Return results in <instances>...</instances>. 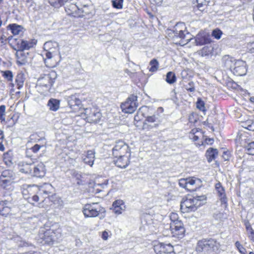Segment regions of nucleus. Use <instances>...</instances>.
<instances>
[{
    "mask_svg": "<svg viewBox=\"0 0 254 254\" xmlns=\"http://www.w3.org/2000/svg\"><path fill=\"white\" fill-rule=\"evenodd\" d=\"M164 109L160 107L151 115L145 119L143 123L142 129L146 131H150L153 129L158 128L164 119Z\"/></svg>",
    "mask_w": 254,
    "mask_h": 254,
    "instance_id": "f257e3e1",
    "label": "nucleus"
},
{
    "mask_svg": "<svg viewBox=\"0 0 254 254\" xmlns=\"http://www.w3.org/2000/svg\"><path fill=\"white\" fill-rule=\"evenodd\" d=\"M220 247L219 243L212 238L203 239L198 241L196 251L204 254H216Z\"/></svg>",
    "mask_w": 254,
    "mask_h": 254,
    "instance_id": "f03ea898",
    "label": "nucleus"
},
{
    "mask_svg": "<svg viewBox=\"0 0 254 254\" xmlns=\"http://www.w3.org/2000/svg\"><path fill=\"white\" fill-rule=\"evenodd\" d=\"M15 208L13 201L11 196L7 199L4 198L0 200V214L6 217L9 214L14 213V209Z\"/></svg>",
    "mask_w": 254,
    "mask_h": 254,
    "instance_id": "7ed1b4c3",
    "label": "nucleus"
},
{
    "mask_svg": "<svg viewBox=\"0 0 254 254\" xmlns=\"http://www.w3.org/2000/svg\"><path fill=\"white\" fill-rule=\"evenodd\" d=\"M197 202H195V199L192 196L184 198L181 203V209L184 213L195 211L200 207V204H197Z\"/></svg>",
    "mask_w": 254,
    "mask_h": 254,
    "instance_id": "20e7f679",
    "label": "nucleus"
},
{
    "mask_svg": "<svg viewBox=\"0 0 254 254\" xmlns=\"http://www.w3.org/2000/svg\"><path fill=\"white\" fill-rule=\"evenodd\" d=\"M137 97L134 95L129 96L125 103L121 104V108L124 112L127 114L133 113L137 107Z\"/></svg>",
    "mask_w": 254,
    "mask_h": 254,
    "instance_id": "39448f33",
    "label": "nucleus"
},
{
    "mask_svg": "<svg viewBox=\"0 0 254 254\" xmlns=\"http://www.w3.org/2000/svg\"><path fill=\"white\" fill-rule=\"evenodd\" d=\"M169 228L173 237L178 239H182L184 237L186 230L182 221L170 222Z\"/></svg>",
    "mask_w": 254,
    "mask_h": 254,
    "instance_id": "423d86ee",
    "label": "nucleus"
},
{
    "mask_svg": "<svg viewBox=\"0 0 254 254\" xmlns=\"http://www.w3.org/2000/svg\"><path fill=\"white\" fill-rule=\"evenodd\" d=\"M112 153L114 157H117L130 153V150L127 143L122 140H119L116 141L115 145L112 148Z\"/></svg>",
    "mask_w": 254,
    "mask_h": 254,
    "instance_id": "0eeeda50",
    "label": "nucleus"
},
{
    "mask_svg": "<svg viewBox=\"0 0 254 254\" xmlns=\"http://www.w3.org/2000/svg\"><path fill=\"white\" fill-rule=\"evenodd\" d=\"M95 203L86 204L83 208V213L85 217H95L97 216L100 212H105L104 208L99 206L95 207Z\"/></svg>",
    "mask_w": 254,
    "mask_h": 254,
    "instance_id": "6e6552de",
    "label": "nucleus"
},
{
    "mask_svg": "<svg viewBox=\"0 0 254 254\" xmlns=\"http://www.w3.org/2000/svg\"><path fill=\"white\" fill-rule=\"evenodd\" d=\"M60 233V229L54 231L53 229H50L44 232L41 239H43L45 244L51 245L54 242L57 241L61 237Z\"/></svg>",
    "mask_w": 254,
    "mask_h": 254,
    "instance_id": "1a4fd4ad",
    "label": "nucleus"
},
{
    "mask_svg": "<svg viewBox=\"0 0 254 254\" xmlns=\"http://www.w3.org/2000/svg\"><path fill=\"white\" fill-rule=\"evenodd\" d=\"M32 190L36 192V194H33L30 193V195L26 198L28 202L32 204H34L35 202H38L39 200L40 196H41L43 193L47 194L46 191L40 189L36 185L28 187V191H32Z\"/></svg>",
    "mask_w": 254,
    "mask_h": 254,
    "instance_id": "9d476101",
    "label": "nucleus"
},
{
    "mask_svg": "<svg viewBox=\"0 0 254 254\" xmlns=\"http://www.w3.org/2000/svg\"><path fill=\"white\" fill-rule=\"evenodd\" d=\"M156 254H176L173 246L170 244L158 243L154 246Z\"/></svg>",
    "mask_w": 254,
    "mask_h": 254,
    "instance_id": "9b49d317",
    "label": "nucleus"
},
{
    "mask_svg": "<svg viewBox=\"0 0 254 254\" xmlns=\"http://www.w3.org/2000/svg\"><path fill=\"white\" fill-rule=\"evenodd\" d=\"M56 74L55 72L45 74L38 80V84L47 89H50L55 82Z\"/></svg>",
    "mask_w": 254,
    "mask_h": 254,
    "instance_id": "f8f14e48",
    "label": "nucleus"
},
{
    "mask_svg": "<svg viewBox=\"0 0 254 254\" xmlns=\"http://www.w3.org/2000/svg\"><path fill=\"white\" fill-rule=\"evenodd\" d=\"M84 114L86 116L88 121L91 123L97 124L102 117L101 113L97 109L86 108L84 109Z\"/></svg>",
    "mask_w": 254,
    "mask_h": 254,
    "instance_id": "ddd939ff",
    "label": "nucleus"
},
{
    "mask_svg": "<svg viewBox=\"0 0 254 254\" xmlns=\"http://www.w3.org/2000/svg\"><path fill=\"white\" fill-rule=\"evenodd\" d=\"M246 63L243 61H237L235 62L234 66L231 70L236 76L246 75L247 69Z\"/></svg>",
    "mask_w": 254,
    "mask_h": 254,
    "instance_id": "4468645a",
    "label": "nucleus"
},
{
    "mask_svg": "<svg viewBox=\"0 0 254 254\" xmlns=\"http://www.w3.org/2000/svg\"><path fill=\"white\" fill-rule=\"evenodd\" d=\"M17 48L18 51H23L24 50H28L34 47L37 43V40L32 39L29 41H26L22 39H16Z\"/></svg>",
    "mask_w": 254,
    "mask_h": 254,
    "instance_id": "2eb2a0df",
    "label": "nucleus"
},
{
    "mask_svg": "<svg viewBox=\"0 0 254 254\" xmlns=\"http://www.w3.org/2000/svg\"><path fill=\"white\" fill-rule=\"evenodd\" d=\"M211 41L210 35L206 32H199L195 37V42L197 46L209 44Z\"/></svg>",
    "mask_w": 254,
    "mask_h": 254,
    "instance_id": "dca6fc26",
    "label": "nucleus"
},
{
    "mask_svg": "<svg viewBox=\"0 0 254 254\" xmlns=\"http://www.w3.org/2000/svg\"><path fill=\"white\" fill-rule=\"evenodd\" d=\"M79 97V95L78 94H75L66 97L68 105L73 110H78L80 108L81 101Z\"/></svg>",
    "mask_w": 254,
    "mask_h": 254,
    "instance_id": "f3484780",
    "label": "nucleus"
},
{
    "mask_svg": "<svg viewBox=\"0 0 254 254\" xmlns=\"http://www.w3.org/2000/svg\"><path fill=\"white\" fill-rule=\"evenodd\" d=\"M65 11L67 14L74 17H78L79 16L81 15L80 14H78L79 1L76 3L73 2L70 3V2L65 4Z\"/></svg>",
    "mask_w": 254,
    "mask_h": 254,
    "instance_id": "a211bd4d",
    "label": "nucleus"
},
{
    "mask_svg": "<svg viewBox=\"0 0 254 254\" xmlns=\"http://www.w3.org/2000/svg\"><path fill=\"white\" fill-rule=\"evenodd\" d=\"M45 166L42 162H40L37 164L33 163L32 173L31 176L37 178H42L46 174Z\"/></svg>",
    "mask_w": 254,
    "mask_h": 254,
    "instance_id": "6ab92c4d",
    "label": "nucleus"
},
{
    "mask_svg": "<svg viewBox=\"0 0 254 254\" xmlns=\"http://www.w3.org/2000/svg\"><path fill=\"white\" fill-rule=\"evenodd\" d=\"M58 47V44L56 42H53L52 41H49L46 42L44 45V48L45 51L44 54L46 57L49 59H51L53 57V55L55 52L56 48Z\"/></svg>",
    "mask_w": 254,
    "mask_h": 254,
    "instance_id": "aec40b11",
    "label": "nucleus"
},
{
    "mask_svg": "<svg viewBox=\"0 0 254 254\" xmlns=\"http://www.w3.org/2000/svg\"><path fill=\"white\" fill-rule=\"evenodd\" d=\"M130 153L126 155L118 156L116 160H114L115 164L119 168H126L129 163Z\"/></svg>",
    "mask_w": 254,
    "mask_h": 254,
    "instance_id": "412c9836",
    "label": "nucleus"
},
{
    "mask_svg": "<svg viewBox=\"0 0 254 254\" xmlns=\"http://www.w3.org/2000/svg\"><path fill=\"white\" fill-rule=\"evenodd\" d=\"M29 53H25L23 51H18L16 54V63L19 65H25L28 63L30 60V58L28 57Z\"/></svg>",
    "mask_w": 254,
    "mask_h": 254,
    "instance_id": "4be33fe9",
    "label": "nucleus"
},
{
    "mask_svg": "<svg viewBox=\"0 0 254 254\" xmlns=\"http://www.w3.org/2000/svg\"><path fill=\"white\" fill-rule=\"evenodd\" d=\"M33 163L19 162L18 165V170L21 173L31 176L33 170Z\"/></svg>",
    "mask_w": 254,
    "mask_h": 254,
    "instance_id": "5701e85b",
    "label": "nucleus"
},
{
    "mask_svg": "<svg viewBox=\"0 0 254 254\" xmlns=\"http://www.w3.org/2000/svg\"><path fill=\"white\" fill-rule=\"evenodd\" d=\"M83 1H85V0H80L79 1L78 14H80L81 15L78 17H82L91 13L90 6L88 4L85 3Z\"/></svg>",
    "mask_w": 254,
    "mask_h": 254,
    "instance_id": "b1692460",
    "label": "nucleus"
},
{
    "mask_svg": "<svg viewBox=\"0 0 254 254\" xmlns=\"http://www.w3.org/2000/svg\"><path fill=\"white\" fill-rule=\"evenodd\" d=\"M111 209L113 210L115 214L119 215L122 214L123 211L125 210L126 206L124 205L123 200L118 199L113 202Z\"/></svg>",
    "mask_w": 254,
    "mask_h": 254,
    "instance_id": "393cba45",
    "label": "nucleus"
},
{
    "mask_svg": "<svg viewBox=\"0 0 254 254\" xmlns=\"http://www.w3.org/2000/svg\"><path fill=\"white\" fill-rule=\"evenodd\" d=\"M95 154V152L94 150H89L87 151L86 154L85 156L82 154V158L84 163L90 166H92L94 164Z\"/></svg>",
    "mask_w": 254,
    "mask_h": 254,
    "instance_id": "a878e982",
    "label": "nucleus"
},
{
    "mask_svg": "<svg viewBox=\"0 0 254 254\" xmlns=\"http://www.w3.org/2000/svg\"><path fill=\"white\" fill-rule=\"evenodd\" d=\"M177 38H180L181 39V43L180 44L183 45L188 43L191 39V34L186 29H183L179 34L177 35L176 37Z\"/></svg>",
    "mask_w": 254,
    "mask_h": 254,
    "instance_id": "bb28decb",
    "label": "nucleus"
},
{
    "mask_svg": "<svg viewBox=\"0 0 254 254\" xmlns=\"http://www.w3.org/2000/svg\"><path fill=\"white\" fill-rule=\"evenodd\" d=\"M235 60L229 55H225L222 59V63L224 66L227 69L232 70L234 66Z\"/></svg>",
    "mask_w": 254,
    "mask_h": 254,
    "instance_id": "cd10ccee",
    "label": "nucleus"
},
{
    "mask_svg": "<svg viewBox=\"0 0 254 254\" xmlns=\"http://www.w3.org/2000/svg\"><path fill=\"white\" fill-rule=\"evenodd\" d=\"M154 113V109L152 107L146 106L141 107L138 110V114H141V116L147 118Z\"/></svg>",
    "mask_w": 254,
    "mask_h": 254,
    "instance_id": "c85d7f7f",
    "label": "nucleus"
},
{
    "mask_svg": "<svg viewBox=\"0 0 254 254\" xmlns=\"http://www.w3.org/2000/svg\"><path fill=\"white\" fill-rule=\"evenodd\" d=\"M3 160L7 166H11L13 164V155L12 151L9 150L4 153L3 155Z\"/></svg>",
    "mask_w": 254,
    "mask_h": 254,
    "instance_id": "c756f323",
    "label": "nucleus"
},
{
    "mask_svg": "<svg viewBox=\"0 0 254 254\" xmlns=\"http://www.w3.org/2000/svg\"><path fill=\"white\" fill-rule=\"evenodd\" d=\"M218 152L217 149L213 148H208L205 153L208 162L210 163L212 160H214L218 155Z\"/></svg>",
    "mask_w": 254,
    "mask_h": 254,
    "instance_id": "7c9ffc66",
    "label": "nucleus"
},
{
    "mask_svg": "<svg viewBox=\"0 0 254 254\" xmlns=\"http://www.w3.org/2000/svg\"><path fill=\"white\" fill-rule=\"evenodd\" d=\"M60 100L51 98L48 102L47 106L49 107L51 111H57L60 108Z\"/></svg>",
    "mask_w": 254,
    "mask_h": 254,
    "instance_id": "2f4dec72",
    "label": "nucleus"
},
{
    "mask_svg": "<svg viewBox=\"0 0 254 254\" xmlns=\"http://www.w3.org/2000/svg\"><path fill=\"white\" fill-rule=\"evenodd\" d=\"M214 47L211 45H207L204 47L198 53L202 57H208L209 55H213Z\"/></svg>",
    "mask_w": 254,
    "mask_h": 254,
    "instance_id": "473e14b6",
    "label": "nucleus"
},
{
    "mask_svg": "<svg viewBox=\"0 0 254 254\" xmlns=\"http://www.w3.org/2000/svg\"><path fill=\"white\" fill-rule=\"evenodd\" d=\"M196 181L200 182L199 179L195 180L193 178H187L188 188L187 190L189 191H195L196 190L197 187L195 186Z\"/></svg>",
    "mask_w": 254,
    "mask_h": 254,
    "instance_id": "72a5a7b5",
    "label": "nucleus"
},
{
    "mask_svg": "<svg viewBox=\"0 0 254 254\" xmlns=\"http://www.w3.org/2000/svg\"><path fill=\"white\" fill-rule=\"evenodd\" d=\"M24 77L23 73H18L15 78V83L17 86V88L18 89H20L23 86L24 82Z\"/></svg>",
    "mask_w": 254,
    "mask_h": 254,
    "instance_id": "f704fd0d",
    "label": "nucleus"
},
{
    "mask_svg": "<svg viewBox=\"0 0 254 254\" xmlns=\"http://www.w3.org/2000/svg\"><path fill=\"white\" fill-rule=\"evenodd\" d=\"M186 27L185 24L183 22H180L177 23L174 27L173 33L174 34V36L176 37L177 35L179 34V33L182 31L183 29L186 30Z\"/></svg>",
    "mask_w": 254,
    "mask_h": 254,
    "instance_id": "c9c22d12",
    "label": "nucleus"
},
{
    "mask_svg": "<svg viewBox=\"0 0 254 254\" xmlns=\"http://www.w3.org/2000/svg\"><path fill=\"white\" fill-rule=\"evenodd\" d=\"M177 77L174 72L169 71L167 73L165 81L170 84H172L176 82Z\"/></svg>",
    "mask_w": 254,
    "mask_h": 254,
    "instance_id": "e433bc0d",
    "label": "nucleus"
},
{
    "mask_svg": "<svg viewBox=\"0 0 254 254\" xmlns=\"http://www.w3.org/2000/svg\"><path fill=\"white\" fill-rule=\"evenodd\" d=\"M8 27L10 30L11 33L13 35H18L20 32L21 31L22 27L20 25H18L16 24H9Z\"/></svg>",
    "mask_w": 254,
    "mask_h": 254,
    "instance_id": "4c0bfd02",
    "label": "nucleus"
},
{
    "mask_svg": "<svg viewBox=\"0 0 254 254\" xmlns=\"http://www.w3.org/2000/svg\"><path fill=\"white\" fill-rule=\"evenodd\" d=\"M14 178H7L6 179H1L0 178V186L3 189L6 188L7 187L10 186L13 182Z\"/></svg>",
    "mask_w": 254,
    "mask_h": 254,
    "instance_id": "58836bf2",
    "label": "nucleus"
},
{
    "mask_svg": "<svg viewBox=\"0 0 254 254\" xmlns=\"http://www.w3.org/2000/svg\"><path fill=\"white\" fill-rule=\"evenodd\" d=\"M149 64L151 65L150 67L149 68V71L153 72L158 70L159 68V63L156 59H152L150 62Z\"/></svg>",
    "mask_w": 254,
    "mask_h": 254,
    "instance_id": "ea45409f",
    "label": "nucleus"
},
{
    "mask_svg": "<svg viewBox=\"0 0 254 254\" xmlns=\"http://www.w3.org/2000/svg\"><path fill=\"white\" fill-rule=\"evenodd\" d=\"M14 173L12 171L10 170H5L3 171L1 175L0 176V178L1 179H6L7 178H14Z\"/></svg>",
    "mask_w": 254,
    "mask_h": 254,
    "instance_id": "a19ab883",
    "label": "nucleus"
},
{
    "mask_svg": "<svg viewBox=\"0 0 254 254\" xmlns=\"http://www.w3.org/2000/svg\"><path fill=\"white\" fill-rule=\"evenodd\" d=\"M124 0H111L112 6L114 8L121 9L123 7Z\"/></svg>",
    "mask_w": 254,
    "mask_h": 254,
    "instance_id": "79ce46f5",
    "label": "nucleus"
},
{
    "mask_svg": "<svg viewBox=\"0 0 254 254\" xmlns=\"http://www.w3.org/2000/svg\"><path fill=\"white\" fill-rule=\"evenodd\" d=\"M2 76L8 81H12L13 78V74L11 71L7 70L2 71Z\"/></svg>",
    "mask_w": 254,
    "mask_h": 254,
    "instance_id": "37998d69",
    "label": "nucleus"
},
{
    "mask_svg": "<svg viewBox=\"0 0 254 254\" xmlns=\"http://www.w3.org/2000/svg\"><path fill=\"white\" fill-rule=\"evenodd\" d=\"M245 149L247 150L248 154L254 155V141L248 143L245 146Z\"/></svg>",
    "mask_w": 254,
    "mask_h": 254,
    "instance_id": "c03bdc74",
    "label": "nucleus"
},
{
    "mask_svg": "<svg viewBox=\"0 0 254 254\" xmlns=\"http://www.w3.org/2000/svg\"><path fill=\"white\" fill-rule=\"evenodd\" d=\"M195 199V202L196 201L197 204H200V206L204 203V201L206 200V196L204 195H195L192 196Z\"/></svg>",
    "mask_w": 254,
    "mask_h": 254,
    "instance_id": "a18cd8bd",
    "label": "nucleus"
},
{
    "mask_svg": "<svg viewBox=\"0 0 254 254\" xmlns=\"http://www.w3.org/2000/svg\"><path fill=\"white\" fill-rule=\"evenodd\" d=\"M196 107L201 111H205V104L204 102L200 99L198 98L196 102Z\"/></svg>",
    "mask_w": 254,
    "mask_h": 254,
    "instance_id": "49530a36",
    "label": "nucleus"
},
{
    "mask_svg": "<svg viewBox=\"0 0 254 254\" xmlns=\"http://www.w3.org/2000/svg\"><path fill=\"white\" fill-rule=\"evenodd\" d=\"M215 189L217 191L219 195H223L225 194V190L224 188L222 186L221 183L220 182L217 183L215 185Z\"/></svg>",
    "mask_w": 254,
    "mask_h": 254,
    "instance_id": "de8ad7c7",
    "label": "nucleus"
},
{
    "mask_svg": "<svg viewBox=\"0 0 254 254\" xmlns=\"http://www.w3.org/2000/svg\"><path fill=\"white\" fill-rule=\"evenodd\" d=\"M235 245L236 247L237 248L239 252L241 254H246V249L243 247V246L241 244V243L239 241H237Z\"/></svg>",
    "mask_w": 254,
    "mask_h": 254,
    "instance_id": "09e8293b",
    "label": "nucleus"
},
{
    "mask_svg": "<svg viewBox=\"0 0 254 254\" xmlns=\"http://www.w3.org/2000/svg\"><path fill=\"white\" fill-rule=\"evenodd\" d=\"M222 34V31L218 29H216L213 30L212 32V36L214 37L216 39H220L221 35Z\"/></svg>",
    "mask_w": 254,
    "mask_h": 254,
    "instance_id": "8fccbe9b",
    "label": "nucleus"
},
{
    "mask_svg": "<svg viewBox=\"0 0 254 254\" xmlns=\"http://www.w3.org/2000/svg\"><path fill=\"white\" fill-rule=\"evenodd\" d=\"M6 107L4 105L0 106V120L1 121H4L5 118L4 116L5 113Z\"/></svg>",
    "mask_w": 254,
    "mask_h": 254,
    "instance_id": "3c124183",
    "label": "nucleus"
},
{
    "mask_svg": "<svg viewBox=\"0 0 254 254\" xmlns=\"http://www.w3.org/2000/svg\"><path fill=\"white\" fill-rule=\"evenodd\" d=\"M186 89L191 92H193L195 91L194 83L193 81H190L187 85L185 86Z\"/></svg>",
    "mask_w": 254,
    "mask_h": 254,
    "instance_id": "603ef678",
    "label": "nucleus"
},
{
    "mask_svg": "<svg viewBox=\"0 0 254 254\" xmlns=\"http://www.w3.org/2000/svg\"><path fill=\"white\" fill-rule=\"evenodd\" d=\"M179 186L187 190L188 188V183H187V178L185 179H181L179 181Z\"/></svg>",
    "mask_w": 254,
    "mask_h": 254,
    "instance_id": "864d4df0",
    "label": "nucleus"
},
{
    "mask_svg": "<svg viewBox=\"0 0 254 254\" xmlns=\"http://www.w3.org/2000/svg\"><path fill=\"white\" fill-rule=\"evenodd\" d=\"M43 147V145H39L38 144H36L33 147H32L30 148V149L33 152H34V153H36L39 151L41 147Z\"/></svg>",
    "mask_w": 254,
    "mask_h": 254,
    "instance_id": "5fc2aeb1",
    "label": "nucleus"
},
{
    "mask_svg": "<svg viewBox=\"0 0 254 254\" xmlns=\"http://www.w3.org/2000/svg\"><path fill=\"white\" fill-rule=\"evenodd\" d=\"M71 174L72 176L75 177L78 181H80L81 180V178H82V175L81 173H79V172L75 170H72Z\"/></svg>",
    "mask_w": 254,
    "mask_h": 254,
    "instance_id": "6e6d98bb",
    "label": "nucleus"
},
{
    "mask_svg": "<svg viewBox=\"0 0 254 254\" xmlns=\"http://www.w3.org/2000/svg\"><path fill=\"white\" fill-rule=\"evenodd\" d=\"M231 156V153L229 151H224L222 155V158L225 161L229 160Z\"/></svg>",
    "mask_w": 254,
    "mask_h": 254,
    "instance_id": "4d7b16f0",
    "label": "nucleus"
},
{
    "mask_svg": "<svg viewBox=\"0 0 254 254\" xmlns=\"http://www.w3.org/2000/svg\"><path fill=\"white\" fill-rule=\"evenodd\" d=\"M245 225L247 231H249L251 234H254L253 230L251 227V225L249 221H245Z\"/></svg>",
    "mask_w": 254,
    "mask_h": 254,
    "instance_id": "13d9d810",
    "label": "nucleus"
},
{
    "mask_svg": "<svg viewBox=\"0 0 254 254\" xmlns=\"http://www.w3.org/2000/svg\"><path fill=\"white\" fill-rule=\"evenodd\" d=\"M170 218L171 222H174L175 221H179L178 219V215L177 213H172L170 216Z\"/></svg>",
    "mask_w": 254,
    "mask_h": 254,
    "instance_id": "bf43d9fd",
    "label": "nucleus"
},
{
    "mask_svg": "<svg viewBox=\"0 0 254 254\" xmlns=\"http://www.w3.org/2000/svg\"><path fill=\"white\" fill-rule=\"evenodd\" d=\"M220 197V200L222 203L226 204L227 202V199L226 197L225 193L223 194V195H219Z\"/></svg>",
    "mask_w": 254,
    "mask_h": 254,
    "instance_id": "052dcab7",
    "label": "nucleus"
},
{
    "mask_svg": "<svg viewBox=\"0 0 254 254\" xmlns=\"http://www.w3.org/2000/svg\"><path fill=\"white\" fill-rule=\"evenodd\" d=\"M249 47L250 48V51L251 53H254V41L252 42H250L248 44Z\"/></svg>",
    "mask_w": 254,
    "mask_h": 254,
    "instance_id": "680f3d73",
    "label": "nucleus"
},
{
    "mask_svg": "<svg viewBox=\"0 0 254 254\" xmlns=\"http://www.w3.org/2000/svg\"><path fill=\"white\" fill-rule=\"evenodd\" d=\"M197 0V3L198 8L200 10L202 11L203 10V9L202 8L203 6V2H201V3H199L200 0Z\"/></svg>",
    "mask_w": 254,
    "mask_h": 254,
    "instance_id": "e2e57ef3",
    "label": "nucleus"
},
{
    "mask_svg": "<svg viewBox=\"0 0 254 254\" xmlns=\"http://www.w3.org/2000/svg\"><path fill=\"white\" fill-rule=\"evenodd\" d=\"M108 237V233L106 231H104L102 233V238L103 239L106 240Z\"/></svg>",
    "mask_w": 254,
    "mask_h": 254,
    "instance_id": "0e129e2a",
    "label": "nucleus"
},
{
    "mask_svg": "<svg viewBox=\"0 0 254 254\" xmlns=\"http://www.w3.org/2000/svg\"><path fill=\"white\" fill-rule=\"evenodd\" d=\"M213 139L211 138H206L205 139V142L207 144H212L213 143Z\"/></svg>",
    "mask_w": 254,
    "mask_h": 254,
    "instance_id": "69168bd1",
    "label": "nucleus"
},
{
    "mask_svg": "<svg viewBox=\"0 0 254 254\" xmlns=\"http://www.w3.org/2000/svg\"><path fill=\"white\" fill-rule=\"evenodd\" d=\"M141 116V114H138V112H137L136 114L135 115L134 119L135 121L138 122L141 120V118L140 116Z\"/></svg>",
    "mask_w": 254,
    "mask_h": 254,
    "instance_id": "338daca9",
    "label": "nucleus"
},
{
    "mask_svg": "<svg viewBox=\"0 0 254 254\" xmlns=\"http://www.w3.org/2000/svg\"><path fill=\"white\" fill-rule=\"evenodd\" d=\"M247 128L250 130H254V124L249 125Z\"/></svg>",
    "mask_w": 254,
    "mask_h": 254,
    "instance_id": "774afa93",
    "label": "nucleus"
}]
</instances>
